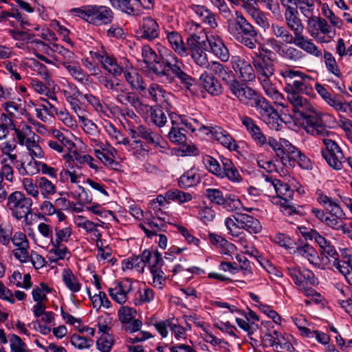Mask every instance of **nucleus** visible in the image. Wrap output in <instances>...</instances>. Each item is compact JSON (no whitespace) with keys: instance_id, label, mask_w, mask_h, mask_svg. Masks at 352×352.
Instances as JSON below:
<instances>
[{"instance_id":"obj_19","label":"nucleus","mask_w":352,"mask_h":352,"mask_svg":"<svg viewBox=\"0 0 352 352\" xmlns=\"http://www.w3.org/2000/svg\"><path fill=\"white\" fill-rule=\"evenodd\" d=\"M132 290L133 281L129 278H124L114 283L108 289V293L114 302L122 305L127 302Z\"/></svg>"},{"instance_id":"obj_60","label":"nucleus","mask_w":352,"mask_h":352,"mask_svg":"<svg viewBox=\"0 0 352 352\" xmlns=\"http://www.w3.org/2000/svg\"><path fill=\"white\" fill-rule=\"evenodd\" d=\"M80 122L82 124V129L83 131L88 136V141L89 144H91V140L100 139V130L98 126L92 120L85 118Z\"/></svg>"},{"instance_id":"obj_40","label":"nucleus","mask_w":352,"mask_h":352,"mask_svg":"<svg viewBox=\"0 0 352 352\" xmlns=\"http://www.w3.org/2000/svg\"><path fill=\"white\" fill-rule=\"evenodd\" d=\"M140 33L142 38L152 41L160 34L159 25L152 17H144L140 26Z\"/></svg>"},{"instance_id":"obj_52","label":"nucleus","mask_w":352,"mask_h":352,"mask_svg":"<svg viewBox=\"0 0 352 352\" xmlns=\"http://www.w3.org/2000/svg\"><path fill=\"white\" fill-rule=\"evenodd\" d=\"M103 128L109 139L115 146L122 145L127 138L109 121H104Z\"/></svg>"},{"instance_id":"obj_25","label":"nucleus","mask_w":352,"mask_h":352,"mask_svg":"<svg viewBox=\"0 0 352 352\" xmlns=\"http://www.w3.org/2000/svg\"><path fill=\"white\" fill-rule=\"evenodd\" d=\"M231 65L243 81L251 82L256 79L254 67L250 62L240 56H234L232 57Z\"/></svg>"},{"instance_id":"obj_57","label":"nucleus","mask_w":352,"mask_h":352,"mask_svg":"<svg viewBox=\"0 0 352 352\" xmlns=\"http://www.w3.org/2000/svg\"><path fill=\"white\" fill-rule=\"evenodd\" d=\"M201 181L199 174L195 169H190L184 173L179 179V186L183 188L194 186Z\"/></svg>"},{"instance_id":"obj_51","label":"nucleus","mask_w":352,"mask_h":352,"mask_svg":"<svg viewBox=\"0 0 352 352\" xmlns=\"http://www.w3.org/2000/svg\"><path fill=\"white\" fill-rule=\"evenodd\" d=\"M317 201L327 210L331 212H335L339 214L342 212V209L336 201V199L328 197L324 194L322 191L318 190L316 192Z\"/></svg>"},{"instance_id":"obj_34","label":"nucleus","mask_w":352,"mask_h":352,"mask_svg":"<svg viewBox=\"0 0 352 352\" xmlns=\"http://www.w3.org/2000/svg\"><path fill=\"white\" fill-rule=\"evenodd\" d=\"M313 82L314 78L311 76L302 72L301 75L289 84V87H285V91H294L296 93L311 96L314 94Z\"/></svg>"},{"instance_id":"obj_2","label":"nucleus","mask_w":352,"mask_h":352,"mask_svg":"<svg viewBox=\"0 0 352 352\" xmlns=\"http://www.w3.org/2000/svg\"><path fill=\"white\" fill-rule=\"evenodd\" d=\"M252 63L256 78L257 77L265 94L274 101L276 105L286 107V100L284 96L276 89L271 81V78L275 72L273 59L259 51L254 53L252 56Z\"/></svg>"},{"instance_id":"obj_31","label":"nucleus","mask_w":352,"mask_h":352,"mask_svg":"<svg viewBox=\"0 0 352 352\" xmlns=\"http://www.w3.org/2000/svg\"><path fill=\"white\" fill-rule=\"evenodd\" d=\"M296 253L306 258L311 265L319 269H326L328 263L326 257L320 258L318 252L310 245L305 244L297 248Z\"/></svg>"},{"instance_id":"obj_46","label":"nucleus","mask_w":352,"mask_h":352,"mask_svg":"<svg viewBox=\"0 0 352 352\" xmlns=\"http://www.w3.org/2000/svg\"><path fill=\"white\" fill-rule=\"evenodd\" d=\"M36 117L44 122H49L57 113V109L46 99L41 98V102L35 109Z\"/></svg>"},{"instance_id":"obj_7","label":"nucleus","mask_w":352,"mask_h":352,"mask_svg":"<svg viewBox=\"0 0 352 352\" xmlns=\"http://www.w3.org/2000/svg\"><path fill=\"white\" fill-rule=\"evenodd\" d=\"M89 146L93 148L96 157L105 166L112 168L117 164L118 151L110 142L94 140H91Z\"/></svg>"},{"instance_id":"obj_36","label":"nucleus","mask_w":352,"mask_h":352,"mask_svg":"<svg viewBox=\"0 0 352 352\" xmlns=\"http://www.w3.org/2000/svg\"><path fill=\"white\" fill-rule=\"evenodd\" d=\"M202 89L212 96H218L223 93V87L218 79L204 71L199 78Z\"/></svg>"},{"instance_id":"obj_35","label":"nucleus","mask_w":352,"mask_h":352,"mask_svg":"<svg viewBox=\"0 0 352 352\" xmlns=\"http://www.w3.org/2000/svg\"><path fill=\"white\" fill-rule=\"evenodd\" d=\"M242 318H236V324L247 333L248 336H252L258 329V316L252 310L243 313Z\"/></svg>"},{"instance_id":"obj_42","label":"nucleus","mask_w":352,"mask_h":352,"mask_svg":"<svg viewBox=\"0 0 352 352\" xmlns=\"http://www.w3.org/2000/svg\"><path fill=\"white\" fill-rule=\"evenodd\" d=\"M184 32L188 34L186 39V43L192 41L193 43L198 42H205V33L203 28L197 23L189 21L185 23Z\"/></svg>"},{"instance_id":"obj_61","label":"nucleus","mask_w":352,"mask_h":352,"mask_svg":"<svg viewBox=\"0 0 352 352\" xmlns=\"http://www.w3.org/2000/svg\"><path fill=\"white\" fill-rule=\"evenodd\" d=\"M334 266L345 278L346 281L352 285V262L348 258L346 261H340L339 258L331 261Z\"/></svg>"},{"instance_id":"obj_13","label":"nucleus","mask_w":352,"mask_h":352,"mask_svg":"<svg viewBox=\"0 0 352 352\" xmlns=\"http://www.w3.org/2000/svg\"><path fill=\"white\" fill-rule=\"evenodd\" d=\"M300 230H309L305 234V236L311 240H314L320 247V258L326 257L328 261L327 268L331 265V261H335L336 258H338L339 254L335 247L329 241L320 235L316 230L312 229L308 230L305 228H301Z\"/></svg>"},{"instance_id":"obj_49","label":"nucleus","mask_w":352,"mask_h":352,"mask_svg":"<svg viewBox=\"0 0 352 352\" xmlns=\"http://www.w3.org/2000/svg\"><path fill=\"white\" fill-rule=\"evenodd\" d=\"M2 108L6 112V114L8 117L10 122L11 120H21L19 116L24 115L25 113V110L21 104H19L13 99L5 102L2 104Z\"/></svg>"},{"instance_id":"obj_48","label":"nucleus","mask_w":352,"mask_h":352,"mask_svg":"<svg viewBox=\"0 0 352 352\" xmlns=\"http://www.w3.org/2000/svg\"><path fill=\"white\" fill-rule=\"evenodd\" d=\"M239 217L241 229H243L250 234H258L261 231L262 226L257 219L244 213L240 214Z\"/></svg>"},{"instance_id":"obj_24","label":"nucleus","mask_w":352,"mask_h":352,"mask_svg":"<svg viewBox=\"0 0 352 352\" xmlns=\"http://www.w3.org/2000/svg\"><path fill=\"white\" fill-rule=\"evenodd\" d=\"M239 119L242 126L245 128L252 140L257 145L263 146L267 144H269L270 139L273 138L270 137L267 138L252 118L247 116H240Z\"/></svg>"},{"instance_id":"obj_33","label":"nucleus","mask_w":352,"mask_h":352,"mask_svg":"<svg viewBox=\"0 0 352 352\" xmlns=\"http://www.w3.org/2000/svg\"><path fill=\"white\" fill-rule=\"evenodd\" d=\"M238 243L242 249V252L256 258L260 265L268 272H272L275 270L274 266L267 260L263 258L259 252L254 247L253 243L246 238L240 237Z\"/></svg>"},{"instance_id":"obj_44","label":"nucleus","mask_w":352,"mask_h":352,"mask_svg":"<svg viewBox=\"0 0 352 352\" xmlns=\"http://www.w3.org/2000/svg\"><path fill=\"white\" fill-rule=\"evenodd\" d=\"M345 214L342 210V213L336 214L335 212L329 213L328 218L325 225L336 231H341L343 234L350 232V227L344 222Z\"/></svg>"},{"instance_id":"obj_5","label":"nucleus","mask_w":352,"mask_h":352,"mask_svg":"<svg viewBox=\"0 0 352 352\" xmlns=\"http://www.w3.org/2000/svg\"><path fill=\"white\" fill-rule=\"evenodd\" d=\"M269 145L276 155L283 160L287 156L292 161L293 164L296 162L301 168L305 170L312 169L313 164L310 159L287 140L280 138L277 140L275 138H270Z\"/></svg>"},{"instance_id":"obj_26","label":"nucleus","mask_w":352,"mask_h":352,"mask_svg":"<svg viewBox=\"0 0 352 352\" xmlns=\"http://www.w3.org/2000/svg\"><path fill=\"white\" fill-rule=\"evenodd\" d=\"M113 18L112 10L107 6L89 5L88 23L95 25H106Z\"/></svg>"},{"instance_id":"obj_15","label":"nucleus","mask_w":352,"mask_h":352,"mask_svg":"<svg viewBox=\"0 0 352 352\" xmlns=\"http://www.w3.org/2000/svg\"><path fill=\"white\" fill-rule=\"evenodd\" d=\"M267 44L269 45L276 54L284 60L298 63L303 60L305 57L303 50L295 47L285 45L280 41L274 38H270L267 40Z\"/></svg>"},{"instance_id":"obj_47","label":"nucleus","mask_w":352,"mask_h":352,"mask_svg":"<svg viewBox=\"0 0 352 352\" xmlns=\"http://www.w3.org/2000/svg\"><path fill=\"white\" fill-rule=\"evenodd\" d=\"M30 53H33L39 60L48 64L49 57L44 54H48L52 50V43L50 45L45 43L39 39H32L30 43Z\"/></svg>"},{"instance_id":"obj_38","label":"nucleus","mask_w":352,"mask_h":352,"mask_svg":"<svg viewBox=\"0 0 352 352\" xmlns=\"http://www.w3.org/2000/svg\"><path fill=\"white\" fill-rule=\"evenodd\" d=\"M62 280L65 287L69 291L72 299L76 298V294L82 288V283L69 268H64L61 272Z\"/></svg>"},{"instance_id":"obj_39","label":"nucleus","mask_w":352,"mask_h":352,"mask_svg":"<svg viewBox=\"0 0 352 352\" xmlns=\"http://www.w3.org/2000/svg\"><path fill=\"white\" fill-rule=\"evenodd\" d=\"M164 32L166 38L176 54L181 57H186L189 55L188 46H186L183 38L179 32L168 30H165Z\"/></svg>"},{"instance_id":"obj_23","label":"nucleus","mask_w":352,"mask_h":352,"mask_svg":"<svg viewBox=\"0 0 352 352\" xmlns=\"http://www.w3.org/2000/svg\"><path fill=\"white\" fill-rule=\"evenodd\" d=\"M287 271L289 277L298 287H303L304 285H316L318 283V278L308 269L290 266L287 267Z\"/></svg>"},{"instance_id":"obj_32","label":"nucleus","mask_w":352,"mask_h":352,"mask_svg":"<svg viewBox=\"0 0 352 352\" xmlns=\"http://www.w3.org/2000/svg\"><path fill=\"white\" fill-rule=\"evenodd\" d=\"M287 100L293 107V111L301 116L314 111V106L305 98L294 91H287Z\"/></svg>"},{"instance_id":"obj_37","label":"nucleus","mask_w":352,"mask_h":352,"mask_svg":"<svg viewBox=\"0 0 352 352\" xmlns=\"http://www.w3.org/2000/svg\"><path fill=\"white\" fill-rule=\"evenodd\" d=\"M203 43H204V42L193 43L192 41H190L187 45L189 54H190L194 63L203 69H207L210 62H209L208 55L202 47Z\"/></svg>"},{"instance_id":"obj_59","label":"nucleus","mask_w":352,"mask_h":352,"mask_svg":"<svg viewBox=\"0 0 352 352\" xmlns=\"http://www.w3.org/2000/svg\"><path fill=\"white\" fill-rule=\"evenodd\" d=\"M322 56L323 57V61L327 70L336 77L342 78L343 76L342 73L341 72L333 55L330 52L325 50L320 58Z\"/></svg>"},{"instance_id":"obj_54","label":"nucleus","mask_w":352,"mask_h":352,"mask_svg":"<svg viewBox=\"0 0 352 352\" xmlns=\"http://www.w3.org/2000/svg\"><path fill=\"white\" fill-rule=\"evenodd\" d=\"M124 76L126 81L130 85L132 89H135L141 94L144 88V82L142 77L133 68L124 71Z\"/></svg>"},{"instance_id":"obj_17","label":"nucleus","mask_w":352,"mask_h":352,"mask_svg":"<svg viewBox=\"0 0 352 352\" xmlns=\"http://www.w3.org/2000/svg\"><path fill=\"white\" fill-rule=\"evenodd\" d=\"M303 118V127L307 133L314 136H329L331 133L322 124V113L314 107V111L306 113Z\"/></svg>"},{"instance_id":"obj_56","label":"nucleus","mask_w":352,"mask_h":352,"mask_svg":"<svg viewBox=\"0 0 352 352\" xmlns=\"http://www.w3.org/2000/svg\"><path fill=\"white\" fill-rule=\"evenodd\" d=\"M68 73L77 81L85 84L89 81V75L74 60L65 67Z\"/></svg>"},{"instance_id":"obj_10","label":"nucleus","mask_w":352,"mask_h":352,"mask_svg":"<svg viewBox=\"0 0 352 352\" xmlns=\"http://www.w3.org/2000/svg\"><path fill=\"white\" fill-rule=\"evenodd\" d=\"M227 30L236 41L240 39L242 36L256 35L254 27L239 11L235 12L233 18L228 20Z\"/></svg>"},{"instance_id":"obj_20","label":"nucleus","mask_w":352,"mask_h":352,"mask_svg":"<svg viewBox=\"0 0 352 352\" xmlns=\"http://www.w3.org/2000/svg\"><path fill=\"white\" fill-rule=\"evenodd\" d=\"M92 58L97 60L102 65L104 69L113 75L120 74L123 69L116 58L107 53L102 46L100 49L94 50L89 52Z\"/></svg>"},{"instance_id":"obj_62","label":"nucleus","mask_w":352,"mask_h":352,"mask_svg":"<svg viewBox=\"0 0 352 352\" xmlns=\"http://www.w3.org/2000/svg\"><path fill=\"white\" fill-rule=\"evenodd\" d=\"M334 266L345 278L346 281L352 285V262L348 258L346 261H340L339 258L331 261Z\"/></svg>"},{"instance_id":"obj_64","label":"nucleus","mask_w":352,"mask_h":352,"mask_svg":"<svg viewBox=\"0 0 352 352\" xmlns=\"http://www.w3.org/2000/svg\"><path fill=\"white\" fill-rule=\"evenodd\" d=\"M82 98L85 100L98 113L110 117V115L108 113L107 106L102 103L98 97L91 94H85L82 96Z\"/></svg>"},{"instance_id":"obj_22","label":"nucleus","mask_w":352,"mask_h":352,"mask_svg":"<svg viewBox=\"0 0 352 352\" xmlns=\"http://www.w3.org/2000/svg\"><path fill=\"white\" fill-rule=\"evenodd\" d=\"M315 89L321 98L330 107L336 111L340 112H346L351 107V103L342 102L336 94H331L324 87V85L316 82Z\"/></svg>"},{"instance_id":"obj_28","label":"nucleus","mask_w":352,"mask_h":352,"mask_svg":"<svg viewBox=\"0 0 352 352\" xmlns=\"http://www.w3.org/2000/svg\"><path fill=\"white\" fill-rule=\"evenodd\" d=\"M10 126L14 131L18 144L21 146H23L36 137L31 126L23 120H11Z\"/></svg>"},{"instance_id":"obj_43","label":"nucleus","mask_w":352,"mask_h":352,"mask_svg":"<svg viewBox=\"0 0 352 352\" xmlns=\"http://www.w3.org/2000/svg\"><path fill=\"white\" fill-rule=\"evenodd\" d=\"M209 69L212 76H217L224 82L228 87V83L232 82L233 77L232 72L226 65L220 63L218 61H211L209 67L207 68Z\"/></svg>"},{"instance_id":"obj_16","label":"nucleus","mask_w":352,"mask_h":352,"mask_svg":"<svg viewBox=\"0 0 352 352\" xmlns=\"http://www.w3.org/2000/svg\"><path fill=\"white\" fill-rule=\"evenodd\" d=\"M228 90L241 102L250 107H252L261 96L250 87L241 84L236 79L228 83Z\"/></svg>"},{"instance_id":"obj_1","label":"nucleus","mask_w":352,"mask_h":352,"mask_svg":"<svg viewBox=\"0 0 352 352\" xmlns=\"http://www.w3.org/2000/svg\"><path fill=\"white\" fill-rule=\"evenodd\" d=\"M320 8L324 18H309L307 21V32L318 43H329L336 36V30L333 28L341 29L343 21L333 12L327 3H321Z\"/></svg>"},{"instance_id":"obj_50","label":"nucleus","mask_w":352,"mask_h":352,"mask_svg":"<svg viewBox=\"0 0 352 352\" xmlns=\"http://www.w3.org/2000/svg\"><path fill=\"white\" fill-rule=\"evenodd\" d=\"M126 149L138 159H144L148 153V151L145 148L143 142L141 140H130L128 138L123 144Z\"/></svg>"},{"instance_id":"obj_6","label":"nucleus","mask_w":352,"mask_h":352,"mask_svg":"<svg viewBox=\"0 0 352 352\" xmlns=\"http://www.w3.org/2000/svg\"><path fill=\"white\" fill-rule=\"evenodd\" d=\"M258 118L271 129L278 131L282 126V120L277 111L270 102L263 96H261L253 106Z\"/></svg>"},{"instance_id":"obj_12","label":"nucleus","mask_w":352,"mask_h":352,"mask_svg":"<svg viewBox=\"0 0 352 352\" xmlns=\"http://www.w3.org/2000/svg\"><path fill=\"white\" fill-rule=\"evenodd\" d=\"M32 204L31 198L20 191H15L9 195L7 205L12 214L16 219H21L30 212Z\"/></svg>"},{"instance_id":"obj_8","label":"nucleus","mask_w":352,"mask_h":352,"mask_svg":"<svg viewBox=\"0 0 352 352\" xmlns=\"http://www.w3.org/2000/svg\"><path fill=\"white\" fill-rule=\"evenodd\" d=\"M293 195L294 191L290 186L278 179L276 183L275 195L271 196V201L273 204L279 206L283 213L290 215L296 212L295 206L291 204Z\"/></svg>"},{"instance_id":"obj_53","label":"nucleus","mask_w":352,"mask_h":352,"mask_svg":"<svg viewBox=\"0 0 352 352\" xmlns=\"http://www.w3.org/2000/svg\"><path fill=\"white\" fill-rule=\"evenodd\" d=\"M271 30L276 38L281 39L287 44H294L296 46V37L285 26L278 23H273L271 26Z\"/></svg>"},{"instance_id":"obj_21","label":"nucleus","mask_w":352,"mask_h":352,"mask_svg":"<svg viewBox=\"0 0 352 352\" xmlns=\"http://www.w3.org/2000/svg\"><path fill=\"white\" fill-rule=\"evenodd\" d=\"M51 52L56 54L49 57L48 64L57 68L65 67L75 58L74 53L63 45L52 43Z\"/></svg>"},{"instance_id":"obj_29","label":"nucleus","mask_w":352,"mask_h":352,"mask_svg":"<svg viewBox=\"0 0 352 352\" xmlns=\"http://www.w3.org/2000/svg\"><path fill=\"white\" fill-rule=\"evenodd\" d=\"M63 157L67 168H73V162H76L80 165L87 164L91 168L95 170H99L97 161L89 154H83L76 150H72L69 153L65 154Z\"/></svg>"},{"instance_id":"obj_45","label":"nucleus","mask_w":352,"mask_h":352,"mask_svg":"<svg viewBox=\"0 0 352 352\" xmlns=\"http://www.w3.org/2000/svg\"><path fill=\"white\" fill-rule=\"evenodd\" d=\"M135 133L138 136L141 137L147 141V142L153 144L155 147L164 148L163 143H164L163 138L159 133L151 131L145 126H139Z\"/></svg>"},{"instance_id":"obj_3","label":"nucleus","mask_w":352,"mask_h":352,"mask_svg":"<svg viewBox=\"0 0 352 352\" xmlns=\"http://www.w3.org/2000/svg\"><path fill=\"white\" fill-rule=\"evenodd\" d=\"M285 23L288 28L296 37V47L301 49L307 54L316 58L322 56V50L316 45L312 39L303 35L305 26L299 17L296 9H289L284 13Z\"/></svg>"},{"instance_id":"obj_11","label":"nucleus","mask_w":352,"mask_h":352,"mask_svg":"<svg viewBox=\"0 0 352 352\" xmlns=\"http://www.w3.org/2000/svg\"><path fill=\"white\" fill-rule=\"evenodd\" d=\"M144 258L148 259V267L152 276V284L158 289H163L166 283V275L162 270L164 261L157 251L145 252Z\"/></svg>"},{"instance_id":"obj_27","label":"nucleus","mask_w":352,"mask_h":352,"mask_svg":"<svg viewBox=\"0 0 352 352\" xmlns=\"http://www.w3.org/2000/svg\"><path fill=\"white\" fill-rule=\"evenodd\" d=\"M205 39L208 44V50L223 62H228L230 52L223 39L216 34L205 35Z\"/></svg>"},{"instance_id":"obj_4","label":"nucleus","mask_w":352,"mask_h":352,"mask_svg":"<svg viewBox=\"0 0 352 352\" xmlns=\"http://www.w3.org/2000/svg\"><path fill=\"white\" fill-rule=\"evenodd\" d=\"M172 127L168 133V138L170 142L177 144H181L186 142V135L182 132V130L186 132H199L201 129V122L197 119L181 116L175 112H170L168 114Z\"/></svg>"},{"instance_id":"obj_9","label":"nucleus","mask_w":352,"mask_h":352,"mask_svg":"<svg viewBox=\"0 0 352 352\" xmlns=\"http://www.w3.org/2000/svg\"><path fill=\"white\" fill-rule=\"evenodd\" d=\"M324 148L321 150V154L328 165L336 170H342L344 162V156L338 144L325 136L322 138Z\"/></svg>"},{"instance_id":"obj_41","label":"nucleus","mask_w":352,"mask_h":352,"mask_svg":"<svg viewBox=\"0 0 352 352\" xmlns=\"http://www.w3.org/2000/svg\"><path fill=\"white\" fill-rule=\"evenodd\" d=\"M145 252H151L149 250H145L142 252L141 256H133L124 259L122 261V269L123 271H131L139 273H143L146 263L148 264V259L146 260L144 258Z\"/></svg>"},{"instance_id":"obj_18","label":"nucleus","mask_w":352,"mask_h":352,"mask_svg":"<svg viewBox=\"0 0 352 352\" xmlns=\"http://www.w3.org/2000/svg\"><path fill=\"white\" fill-rule=\"evenodd\" d=\"M115 9L127 14L139 15L141 8L149 10L153 7L152 0H109Z\"/></svg>"},{"instance_id":"obj_55","label":"nucleus","mask_w":352,"mask_h":352,"mask_svg":"<svg viewBox=\"0 0 352 352\" xmlns=\"http://www.w3.org/2000/svg\"><path fill=\"white\" fill-rule=\"evenodd\" d=\"M73 229L71 225L63 228L56 227L52 241L66 245L73 241Z\"/></svg>"},{"instance_id":"obj_58","label":"nucleus","mask_w":352,"mask_h":352,"mask_svg":"<svg viewBox=\"0 0 352 352\" xmlns=\"http://www.w3.org/2000/svg\"><path fill=\"white\" fill-rule=\"evenodd\" d=\"M191 329V326L186 322V326L181 325L177 320H173V323L169 324V330L172 336L177 341L186 340L187 338V332Z\"/></svg>"},{"instance_id":"obj_63","label":"nucleus","mask_w":352,"mask_h":352,"mask_svg":"<svg viewBox=\"0 0 352 352\" xmlns=\"http://www.w3.org/2000/svg\"><path fill=\"white\" fill-rule=\"evenodd\" d=\"M52 248L49 254L53 257L52 260H63L69 254V251L65 244L50 241Z\"/></svg>"},{"instance_id":"obj_14","label":"nucleus","mask_w":352,"mask_h":352,"mask_svg":"<svg viewBox=\"0 0 352 352\" xmlns=\"http://www.w3.org/2000/svg\"><path fill=\"white\" fill-rule=\"evenodd\" d=\"M200 133L211 135L212 138L230 151H238L239 146L232 135L221 126H206L201 122Z\"/></svg>"},{"instance_id":"obj_30","label":"nucleus","mask_w":352,"mask_h":352,"mask_svg":"<svg viewBox=\"0 0 352 352\" xmlns=\"http://www.w3.org/2000/svg\"><path fill=\"white\" fill-rule=\"evenodd\" d=\"M140 95L160 104L168 102L170 96L169 92L156 83H151L148 87H144Z\"/></svg>"}]
</instances>
